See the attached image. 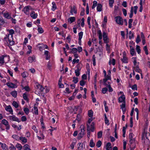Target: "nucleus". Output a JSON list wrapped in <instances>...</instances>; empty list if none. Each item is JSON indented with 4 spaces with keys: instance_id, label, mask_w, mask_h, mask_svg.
<instances>
[{
    "instance_id": "f257e3e1",
    "label": "nucleus",
    "mask_w": 150,
    "mask_h": 150,
    "mask_svg": "<svg viewBox=\"0 0 150 150\" xmlns=\"http://www.w3.org/2000/svg\"><path fill=\"white\" fill-rule=\"evenodd\" d=\"M9 34L6 35L4 37L3 41L4 43L6 45L11 46L15 44V42L13 41V36L14 33V30L13 29L8 30Z\"/></svg>"
},
{
    "instance_id": "f03ea898",
    "label": "nucleus",
    "mask_w": 150,
    "mask_h": 150,
    "mask_svg": "<svg viewBox=\"0 0 150 150\" xmlns=\"http://www.w3.org/2000/svg\"><path fill=\"white\" fill-rule=\"evenodd\" d=\"M10 60V57L7 55H2L0 56V64H3L6 63Z\"/></svg>"
},
{
    "instance_id": "7ed1b4c3",
    "label": "nucleus",
    "mask_w": 150,
    "mask_h": 150,
    "mask_svg": "<svg viewBox=\"0 0 150 150\" xmlns=\"http://www.w3.org/2000/svg\"><path fill=\"white\" fill-rule=\"evenodd\" d=\"M33 10V8L30 6H25L23 8V11L26 15H29L30 14V10Z\"/></svg>"
},
{
    "instance_id": "20e7f679",
    "label": "nucleus",
    "mask_w": 150,
    "mask_h": 150,
    "mask_svg": "<svg viewBox=\"0 0 150 150\" xmlns=\"http://www.w3.org/2000/svg\"><path fill=\"white\" fill-rule=\"evenodd\" d=\"M94 125L95 124L93 122H92L90 124L87 123V130L91 131L92 132H93L95 129Z\"/></svg>"
},
{
    "instance_id": "39448f33",
    "label": "nucleus",
    "mask_w": 150,
    "mask_h": 150,
    "mask_svg": "<svg viewBox=\"0 0 150 150\" xmlns=\"http://www.w3.org/2000/svg\"><path fill=\"white\" fill-rule=\"evenodd\" d=\"M1 122L5 126L6 131L9 130L10 129V126L7 120L5 119H4L2 120Z\"/></svg>"
},
{
    "instance_id": "423d86ee",
    "label": "nucleus",
    "mask_w": 150,
    "mask_h": 150,
    "mask_svg": "<svg viewBox=\"0 0 150 150\" xmlns=\"http://www.w3.org/2000/svg\"><path fill=\"white\" fill-rule=\"evenodd\" d=\"M115 21L116 23L120 25H122L123 23V21L122 18L120 16H118L115 17Z\"/></svg>"
},
{
    "instance_id": "0eeeda50",
    "label": "nucleus",
    "mask_w": 150,
    "mask_h": 150,
    "mask_svg": "<svg viewBox=\"0 0 150 150\" xmlns=\"http://www.w3.org/2000/svg\"><path fill=\"white\" fill-rule=\"evenodd\" d=\"M103 37L104 43H108L109 39L108 37V34L105 32H103Z\"/></svg>"
},
{
    "instance_id": "6e6552de",
    "label": "nucleus",
    "mask_w": 150,
    "mask_h": 150,
    "mask_svg": "<svg viewBox=\"0 0 150 150\" xmlns=\"http://www.w3.org/2000/svg\"><path fill=\"white\" fill-rule=\"evenodd\" d=\"M121 61L123 63H127L128 62V59L126 57L125 52H124L123 54L122 58L121 59Z\"/></svg>"
},
{
    "instance_id": "1a4fd4ad",
    "label": "nucleus",
    "mask_w": 150,
    "mask_h": 150,
    "mask_svg": "<svg viewBox=\"0 0 150 150\" xmlns=\"http://www.w3.org/2000/svg\"><path fill=\"white\" fill-rule=\"evenodd\" d=\"M3 16L4 18L7 19H10L11 18V13L7 11H5L3 13Z\"/></svg>"
},
{
    "instance_id": "9d476101",
    "label": "nucleus",
    "mask_w": 150,
    "mask_h": 150,
    "mask_svg": "<svg viewBox=\"0 0 150 150\" xmlns=\"http://www.w3.org/2000/svg\"><path fill=\"white\" fill-rule=\"evenodd\" d=\"M8 118L9 120L11 121H16L18 122H19L21 121L18 117L14 115L9 116Z\"/></svg>"
},
{
    "instance_id": "9b49d317",
    "label": "nucleus",
    "mask_w": 150,
    "mask_h": 150,
    "mask_svg": "<svg viewBox=\"0 0 150 150\" xmlns=\"http://www.w3.org/2000/svg\"><path fill=\"white\" fill-rule=\"evenodd\" d=\"M104 77L105 78L103 79V80L104 83L105 85H107V81L108 80H111V76L110 75H106V76H105Z\"/></svg>"
},
{
    "instance_id": "f8f14e48",
    "label": "nucleus",
    "mask_w": 150,
    "mask_h": 150,
    "mask_svg": "<svg viewBox=\"0 0 150 150\" xmlns=\"http://www.w3.org/2000/svg\"><path fill=\"white\" fill-rule=\"evenodd\" d=\"M70 13L71 15H73L74 13L76 14L77 13V10L75 6H73L71 7Z\"/></svg>"
},
{
    "instance_id": "ddd939ff",
    "label": "nucleus",
    "mask_w": 150,
    "mask_h": 150,
    "mask_svg": "<svg viewBox=\"0 0 150 150\" xmlns=\"http://www.w3.org/2000/svg\"><path fill=\"white\" fill-rule=\"evenodd\" d=\"M36 86L37 90L40 91L41 92L44 91V90L45 89L43 87L42 85L39 84H37Z\"/></svg>"
},
{
    "instance_id": "4468645a",
    "label": "nucleus",
    "mask_w": 150,
    "mask_h": 150,
    "mask_svg": "<svg viewBox=\"0 0 150 150\" xmlns=\"http://www.w3.org/2000/svg\"><path fill=\"white\" fill-rule=\"evenodd\" d=\"M5 109L6 111L9 112L11 114H13V110L10 105L6 106Z\"/></svg>"
},
{
    "instance_id": "2eb2a0df",
    "label": "nucleus",
    "mask_w": 150,
    "mask_h": 150,
    "mask_svg": "<svg viewBox=\"0 0 150 150\" xmlns=\"http://www.w3.org/2000/svg\"><path fill=\"white\" fill-rule=\"evenodd\" d=\"M125 97L124 95H122L118 98L119 103H125Z\"/></svg>"
},
{
    "instance_id": "dca6fc26",
    "label": "nucleus",
    "mask_w": 150,
    "mask_h": 150,
    "mask_svg": "<svg viewBox=\"0 0 150 150\" xmlns=\"http://www.w3.org/2000/svg\"><path fill=\"white\" fill-rule=\"evenodd\" d=\"M30 15L32 18L36 19L37 18L38 15L37 13H35L34 11H32L30 12Z\"/></svg>"
},
{
    "instance_id": "f3484780",
    "label": "nucleus",
    "mask_w": 150,
    "mask_h": 150,
    "mask_svg": "<svg viewBox=\"0 0 150 150\" xmlns=\"http://www.w3.org/2000/svg\"><path fill=\"white\" fill-rule=\"evenodd\" d=\"M19 140L21 142V143L23 144L27 143V139L25 137L22 136L20 137Z\"/></svg>"
},
{
    "instance_id": "a211bd4d",
    "label": "nucleus",
    "mask_w": 150,
    "mask_h": 150,
    "mask_svg": "<svg viewBox=\"0 0 150 150\" xmlns=\"http://www.w3.org/2000/svg\"><path fill=\"white\" fill-rule=\"evenodd\" d=\"M6 85L10 88H14L16 87L15 84L11 82H7Z\"/></svg>"
},
{
    "instance_id": "6ab92c4d",
    "label": "nucleus",
    "mask_w": 150,
    "mask_h": 150,
    "mask_svg": "<svg viewBox=\"0 0 150 150\" xmlns=\"http://www.w3.org/2000/svg\"><path fill=\"white\" fill-rule=\"evenodd\" d=\"M77 146L78 150H85V149L83 148V144L82 143H79Z\"/></svg>"
},
{
    "instance_id": "aec40b11",
    "label": "nucleus",
    "mask_w": 150,
    "mask_h": 150,
    "mask_svg": "<svg viewBox=\"0 0 150 150\" xmlns=\"http://www.w3.org/2000/svg\"><path fill=\"white\" fill-rule=\"evenodd\" d=\"M106 150H110L112 149L111 144L110 142L107 143L105 146Z\"/></svg>"
},
{
    "instance_id": "412c9836",
    "label": "nucleus",
    "mask_w": 150,
    "mask_h": 150,
    "mask_svg": "<svg viewBox=\"0 0 150 150\" xmlns=\"http://www.w3.org/2000/svg\"><path fill=\"white\" fill-rule=\"evenodd\" d=\"M130 54L132 56H133L135 54H136L134 49L131 45L130 46Z\"/></svg>"
},
{
    "instance_id": "4be33fe9",
    "label": "nucleus",
    "mask_w": 150,
    "mask_h": 150,
    "mask_svg": "<svg viewBox=\"0 0 150 150\" xmlns=\"http://www.w3.org/2000/svg\"><path fill=\"white\" fill-rule=\"evenodd\" d=\"M35 59V57L34 56H33L32 57H29L28 58V60L29 62L31 63L33 61H34Z\"/></svg>"
},
{
    "instance_id": "5701e85b",
    "label": "nucleus",
    "mask_w": 150,
    "mask_h": 150,
    "mask_svg": "<svg viewBox=\"0 0 150 150\" xmlns=\"http://www.w3.org/2000/svg\"><path fill=\"white\" fill-rule=\"evenodd\" d=\"M97 10L98 11L100 12L102 10V5L100 4H98L97 5Z\"/></svg>"
},
{
    "instance_id": "b1692460",
    "label": "nucleus",
    "mask_w": 150,
    "mask_h": 150,
    "mask_svg": "<svg viewBox=\"0 0 150 150\" xmlns=\"http://www.w3.org/2000/svg\"><path fill=\"white\" fill-rule=\"evenodd\" d=\"M44 54L46 56V59H49L50 58V55L49 52L46 50L44 52Z\"/></svg>"
},
{
    "instance_id": "393cba45",
    "label": "nucleus",
    "mask_w": 150,
    "mask_h": 150,
    "mask_svg": "<svg viewBox=\"0 0 150 150\" xmlns=\"http://www.w3.org/2000/svg\"><path fill=\"white\" fill-rule=\"evenodd\" d=\"M125 103H123L120 105L121 108L122 109L124 114L125 111Z\"/></svg>"
},
{
    "instance_id": "a878e982",
    "label": "nucleus",
    "mask_w": 150,
    "mask_h": 150,
    "mask_svg": "<svg viewBox=\"0 0 150 150\" xmlns=\"http://www.w3.org/2000/svg\"><path fill=\"white\" fill-rule=\"evenodd\" d=\"M80 69L78 67L77 69L75 70V73L76 75L77 76H79L80 74Z\"/></svg>"
},
{
    "instance_id": "bb28decb",
    "label": "nucleus",
    "mask_w": 150,
    "mask_h": 150,
    "mask_svg": "<svg viewBox=\"0 0 150 150\" xmlns=\"http://www.w3.org/2000/svg\"><path fill=\"white\" fill-rule=\"evenodd\" d=\"M24 150H31L29 146L27 144H25L23 146Z\"/></svg>"
},
{
    "instance_id": "cd10ccee",
    "label": "nucleus",
    "mask_w": 150,
    "mask_h": 150,
    "mask_svg": "<svg viewBox=\"0 0 150 150\" xmlns=\"http://www.w3.org/2000/svg\"><path fill=\"white\" fill-rule=\"evenodd\" d=\"M75 20V18L74 17H71L68 19V21L71 23L74 22Z\"/></svg>"
},
{
    "instance_id": "c85d7f7f",
    "label": "nucleus",
    "mask_w": 150,
    "mask_h": 150,
    "mask_svg": "<svg viewBox=\"0 0 150 150\" xmlns=\"http://www.w3.org/2000/svg\"><path fill=\"white\" fill-rule=\"evenodd\" d=\"M33 113L36 115H38V108L35 106H34L33 108Z\"/></svg>"
},
{
    "instance_id": "c756f323",
    "label": "nucleus",
    "mask_w": 150,
    "mask_h": 150,
    "mask_svg": "<svg viewBox=\"0 0 150 150\" xmlns=\"http://www.w3.org/2000/svg\"><path fill=\"white\" fill-rule=\"evenodd\" d=\"M82 117V116L80 114H78L77 115L76 120L78 122H79L81 120Z\"/></svg>"
},
{
    "instance_id": "7c9ffc66",
    "label": "nucleus",
    "mask_w": 150,
    "mask_h": 150,
    "mask_svg": "<svg viewBox=\"0 0 150 150\" xmlns=\"http://www.w3.org/2000/svg\"><path fill=\"white\" fill-rule=\"evenodd\" d=\"M16 147L18 149V150H21L23 148L22 146L19 143H17L16 145Z\"/></svg>"
},
{
    "instance_id": "2f4dec72",
    "label": "nucleus",
    "mask_w": 150,
    "mask_h": 150,
    "mask_svg": "<svg viewBox=\"0 0 150 150\" xmlns=\"http://www.w3.org/2000/svg\"><path fill=\"white\" fill-rule=\"evenodd\" d=\"M52 6L51 10L52 11H55V10L56 9L57 6H56V4H55V2H53L52 3Z\"/></svg>"
},
{
    "instance_id": "473e14b6",
    "label": "nucleus",
    "mask_w": 150,
    "mask_h": 150,
    "mask_svg": "<svg viewBox=\"0 0 150 150\" xmlns=\"http://www.w3.org/2000/svg\"><path fill=\"white\" fill-rule=\"evenodd\" d=\"M0 144L3 149L6 150L7 149V146L5 144L0 143Z\"/></svg>"
},
{
    "instance_id": "72a5a7b5",
    "label": "nucleus",
    "mask_w": 150,
    "mask_h": 150,
    "mask_svg": "<svg viewBox=\"0 0 150 150\" xmlns=\"http://www.w3.org/2000/svg\"><path fill=\"white\" fill-rule=\"evenodd\" d=\"M11 94L13 97L16 98L17 97V93L16 91H14L11 92Z\"/></svg>"
},
{
    "instance_id": "f704fd0d",
    "label": "nucleus",
    "mask_w": 150,
    "mask_h": 150,
    "mask_svg": "<svg viewBox=\"0 0 150 150\" xmlns=\"http://www.w3.org/2000/svg\"><path fill=\"white\" fill-rule=\"evenodd\" d=\"M104 117H105V122L106 124H107V125H109L110 124L109 122V121L107 117V116L105 114H104Z\"/></svg>"
},
{
    "instance_id": "c9c22d12",
    "label": "nucleus",
    "mask_w": 150,
    "mask_h": 150,
    "mask_svg": "<svg viewBox=\"0 0 150 150\" xmlns=\"http://www.w3.org/2000/svg\"><path fill=\"white\" fill-rule=\"evenodd\" d=\"M132 61L133 62L134 65L135 66L137 65V58L136 57H133L132 58Z\"/></svg>"
},
{
    "instance_id": "e433bc0d",
    "label": "nucleus",
    "mask_w": 150,
    "mask_h": 150,
    "mask_svg": "<svg viewBox=\"0 0 150 150\" xmlns=\"http://www.w3.org/2000/svg\"><path fill=\"white\" fill-rule=\"evenodd\" d=\"M19 127H18L17 125H15V124H13L12 125V127H13L14 128H16L17 129L19 130H20L21 129V125H19Z\"/></svg>"
},
{
    "instance_id": "4c0bfd02",
    "label": "nucleus",
    "mask_w": 150,
    "mask_h": 150,
    "mask_svg": "<svg viewBox=\"0 0 150 150\" xmlns=\"http://www.w3.org/2000/svg\"><path fill=\"white\" fill-rule=\"evenodd\" d=\"M19 104V103L15 101H13L12 103L13 106L16 108H17L18 107Z\"/></svg>"
},
{
    "instance_id": "58836bf2",
    "label": "nucleus",
    "mask_w": 150,
    "mask_h": 150,
    "mask_svg": "<svg viewBox=\"0 0 150 150\" xmlns=\"http://www.w3.org/2000/svg\"><path fill=\"white\" fill-rule=\"evenodd\" d=\"M12 138L16 140L19 141L20 137L16 134H13L12 136Z\"/></svg>"
},
{
    "instance_id": "ea45409f",
    "label": "nucleus",
    "mask_w": 150,
    "mask_h": 150,
    "mask_svg": "<svg viewBox=\"0 0 150 150\" xmlns=\"http://www.w3.org/2000/svg\"><path fill=\"white\" fill-rule=\"evenodd\" d=\"M95 145V144L93 142V139H92L90 140L89 146L91 147H93Z\"/></svg>"
},
{
    "instance_id": "a19ab883",
    "label": "nucleus",
    "mask_w": 150,
    "mask_h": 150,
    "mask_svg": "<svg viewBox=\"0 0 150 150\" xmlns=\"http://www.w3.org/2000/svg\"><path fill=\"white\" fill-rule=\"evenodd\" d=\"M93 112L92 110H90L88 111V115L89 117L92 118L93 117Z\"/></svg>"
},
{
    "instance_id": "79ce46f5",
    "label": "nucleus",
    "mask_w": 150,
    "mask_h": 150,
    "mask_svg": "<svg viewBox=\"0 0 150 150\" xmlns=\"http://www.w3.org/2000/svg\"><path fill=\"white\" fill-rule=\"evenodd\" d=\"M28 50L27 52V54H30L31 52L32 47L30 45H28L27 46Z\"/></svg>"
},
{
    "instance_id": "37998d69",
    "label": "nucleus",
    "mask_w": 150,
    "mask_h": 150,
    "mask_svg": "<svg viewBox=\"0 0 150 150\" xmlns=\"http://www.w3.org/2000/svg\"><path fill=\"white\" fill-rule=\"evenodd\" d=\"M103 103L105 108V111L106 112H107L108 111V107L107 106V103L105 101L103 102Z\"/></svg>"
},
{
    "instance_id": "c03bdc74",
    "label": "nucleus",
    "mask_w": 150,
    "mask_h": 150,
    "mask_svg": "<svg viewBox=\"0 0 150 150\" xmlns=\"http://www.w3.org/2000/svg\"><path fill=\"white\" fill-rule=\"evenodd\" d=\"M131 8H132L133 12H134L135 14L137 13V10L138 9V6H135L133 7H132Z\"/></svg>"
},
{
    "instance_id": "a18cd8bd",
    "label": "nucleus",
    "mask_w": 150,
    "mask_h": 150,
    "mask_svg": "<svg viewBox=\"0 0 150 150\" xmlns=\"http://www.w3.org/2000/svg\"><path fill=\"white\" fill-rule=\"evenodd\" d=\"M38 32L39 33H42L44 32V30H43L42 28L41 27H38Z\"/></svg>"
},
{
    "instance_id": "49530a36",
    "label": "nucleus",
    "mask_w": 150,
    "mask_h": 150,
    "mask_svg": "<svg viewBox=\"0 0 150 150\" xmlns=\"http://www.w3.org/2000/svg\"><path fill=\"white\" fill-rule=\"evenodd\" d=\"M115 60L114 59H112L111 60H110L109 62V64L110 65L111 64L113 65H114L115 64Z\"/></svg>"
},
{
    "instance_id": "de8ad7c7",
    "label": "nucleus",
    "mask_w": 150,
    "mask_h": 150,
    "mask_svg": "<svg viewBox=\"0 0 150 150\" xmlns=\"http://www.w3.org/2000/svg\"><path fill=\"white\" fill-rule=\"evenodd\" d=\"M106 50L108 52H109L110 50V45L108 44V43H106Z\"/></svg>"
},
{
    "instance_id": "09e8293b",
    "label": "nucleus",
    "mask_w": 150,
    "mask_h": 150,
    "mask_svg": "<svg viewBox=\"0 0 150 150\" xmlns=\"http://www.w3.org/2000/svg\"><path fill=\"white\" fill-rule=\"evenodd\" d=\"M83 32L81 31L78 34L79 39H78L81 40L82 38L83 35Z\"/></svg>"
},
{
    "instance_id": "8fccbe9b",
    "label": "nucleus",
    "mask_w": 150,
    "mask_h": 150,
    "mask_svg": "<svg viewBox=\"0 0 150 150\" xmlns=\"http://www.w3.org/2000/svg\"><path fill=\"white\" fill-rule=\"evenodd\" d=\"M106 86H107L108 87L109 89V92H112L113 91V90L111 86L110 85V83H109L108 85L107 84V85Z\"/></svg>"
},
{
    "instance_id": "3c124183",
    "label": "nucleus",
    "mask_w": 150,
    "mask_h": 150,
    "mask_svg": "<svg viewBox=\"0 0 150 150\" xmlns=\"http://www.w3.org/2000/svg\"><path fill=\"white\" fill-rule=\"evenodd\" d=\"M73 79L72 81L74 83H76L78 82V79L77 78L74 76L73 78Z\"/></svg>"
},
{
    "instance_id": "603ef678",
    "label": "nucleus",
    "mask_w": 150,
    "mask_h": 150,
    "mask_svg": "<svg viewBox=\"0 0 150 150\" xmlns=\"http://www.w3.org/2000/svg\"><path fill=\"white\" fill-rule=\"evenodd\" d=\"M98 34L99 35V39L101 40L102 38V34L100 30H99L98 32Z\"/></svg>"
},
{
    "instance_id": "864d4df0",
    "label": "nucleus",
    "mask_w": 150,
    "mask_h": 150,
    "mask_svg": "<svg viewBox=\"0 0 150 150\" xmlns=\"http://www.w3.org/2000/svg\"><path fill=\"white\" fill-rule=\"evenodd\" d=\"M133 21V20L131 19H130L129 21V28H131L132 27V23Z\"/></svg>"
},
{
    "instance_id": "5fc2aeb1",
    "label": "nucleus",
    "mask_w": 150,
    "mask_h": 150,
    "mask_svg": "<svg viewBox=\"0 0 150 150\" xmlns=\"http://www.w3.org/2000/svg\"><path fill=\"white\" fill-rule=\"evenodd\" d=\"M103 134V132L102 131H100L98 133L97 136L98 138H101L102 137Z\"/></svg>"
},
{
    "instance_id": "6e6d98bb",
    "label": "nucleus",
    "mask_w": 150,
    "mask_h": 150,
    "mask_svg": "<svg viewBox=\"0 0 150 150\" xmlns=\"http://www.w3.org/2000/svg\"><path fill=\"white\" fill-rule=\"evenodd\" d=\"M136 49L137 53L138 54H140L141 51L140 49V47L139 45H137Z\"/></svg>"
},
{
    "instance_id": "4d7b16f0",
    "label": "nucleus",
    "mask_w": 150,
    "mask_h": 150,
    "mask_svg": "<svg viewBox=\"0 0 150 150\" xmlns=\"http://www.w3.org/2000/svg\"><path fill=\"white\" fill-rule=\"evenodd\" d=\"M84 134H82L81 133H79L78 136V139H81L83 136L84 135Z\"/></svg>"
},
{
    "instance_id": "13d9d810",
    "label": "nucleus",
    "mask_w": 150,
    "mask_h": 150,
    "mask_svg": "<svg viewBox=\"0 0 150 150\" xmlns=\"http://www.w3.org/2000/svg\"><path fill=\"white\" fill-rule=\"evenodd\" d=\"M23 110L26 115H28L29 113V110L28 108H25L23 109Z\"/></svg>"
},
{
    "instance_id": "bf43d9fd",
    "label": "nucleus",
    "mask_w": 150,
    "mask_h": 150,
    "mask_svg": "<svg viewBox=\"0 0 150 150\" xmlns=\"http://www.w3.org/2000/svg\"><path fill=\"white\" fill-rule=\"evenodd\" d=\"M23 98L25 100L27 101H28V96L26 93H24L23 94Z\"/></svg>"
},
{
    "instance_id": "052dcab7",
    "label": "nucleus",
    "mask_w": 150,
    "mask_h": 150,
    "mask_svg": "<svg viewBox=\"0 0 150 150\" xmlns=\"http://www.w3.org/2000/svg\"><path fill=\"white\" fill-rule=\"evenodd\" d=\"M114 2V0H109V6L112 8L113 6V4Z\"/></svg>"
},
{
    "instance_id": "680f3d73",
    "label": "nucleus",
    "mask_w": 150,
    "mask_h": 150,
    "mask_svg": "<svg viewBox=\"0 0 150 150\" xmlns=\"http://www.w3.org/2000/svg\"><path fill=\"white\" fill-rule=\"evenodd\" d=\"M75 108H76V110H79V114H80V113H81L82 112V110L81 108V107H80L79 106H77L76 107H75Z\"/></svg>"
},
{
    "instance_id": "e2e57ef3",
    "label": "nucleus",
    "mask_w": 150,
    "mask_h": 150,
    "mask_svg": "<svg viewBox=\"0 0 150 150\" xmlns=\"http://www.w3.org/2000/svg\"><path fill=\"white\" fill-rule=\"evenodd\" d=\"M101 144L102 142L100 140H99L96 143V146L98 147H99L101 146Z\"/></svg>"
},
{
    "instance_id": "0e129e2a",
    "label": "nucleus",
    "mask_w": 150,
    "mask_h": 150,
    "mask_svg": "<svg viewBox=\"0 0 150 150\" xmlns=\"http://www.w3.org/2000/svg\"><path fill=\"white\" fill-rule=\"evenodd\" d=\"M76 144V142H72L70 145L71 148V149H73L74 147V146Z\"/></svg>"
},
{
    "instance_id": "69168bd1",
    "label": "nucleus",
    "mask_w": 150,
    "mask_h": 150,
    "mask_svg": "<svg viewBox=\"0 0 150 150\" xmlns=\"http://www.w3.org/2000/svg\"><path fill=\"white\" fill-rule=\"evenodd\" d=\"M132 89L134 90H137V86L136 84H134L131 87Z\"/></svg>"
},
{
    "instance_id": "338daca9",
    "label": "nucleus",
    "mask_w": 150,
    "mask_h": 150,
    "mask_svg": "<svg viewBox=\"0 0 150 150\" xmlns=\"http://www.w3.org/2000/svg\"><path fill=\"white\" fill-rule=\"evenodd\" d=\"M135 142V139L134 138L129 139V142L131 144H134V145Z\"/></svg>"
},
{
    "instance_id": "774afa93",
    "label": "nucleus",
    "mask_w": 150,
    "mask_h": 150,
    "mask_svg": "<svg viewBox=\"0 0 150 150\" xmlns=\"http://www.w3.org/2000/svg\"><path fill=\"white\" fill-rule=\"evenodd\" d=\"M21 120L22 121H25L27 120V118L25 116H23L21 117Z\"/></svg>"
}]
</instances>
